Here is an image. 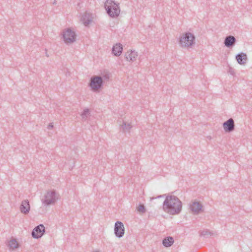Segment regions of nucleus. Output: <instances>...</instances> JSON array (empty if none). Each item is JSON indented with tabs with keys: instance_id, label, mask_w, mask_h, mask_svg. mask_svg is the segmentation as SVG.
<instances>
[{
	"instance_id": "nucleus-1",
	"label": "nucleus",
	"mask_w": 252,
	"mask_h": 252,
	"mask_svg": "<svg viewBox=\"0 0 252 252\" xmlns=\"http://www.w3.org/2000/svg\"><path fill=\"white\" fill-rule=\"evenodd\" d=\"M163 197H165L162 203V209L164 212L171 215H178L180 213L182 209V202L175 195H167L164 194L158 195L156 197H151L150 200Z\"/></svg>"
},
{
	"instance_id": "nucleus-2",
	"label": "nucleus",
	"mask_w": 252,
	"mask_h": 252,
	"mask_svg": "<svg viewBox=\"0 0 252 252\" xmlns=\"http://www.w3.org/2000/svg\"><path fill=\"white\" fill-rule=\"evenodd\" d=\"M195 37L190 32L182 33L179 38V44L182 48H191L195 44Z\"/></svg>"
},
{
	"instance_id": "nucleus-3",
	"label": "nucleus",
	"mask_w": 252,
	"mask_h": 252,
	"mask_svg": "<svg viewBox=\"0 0 252 252\" xmlns=\"http://www.w3.org/2000/svg\"><path fill=\"white\" fill-rule=\"evenodd\" d=\"M104 7L108 15L112 17H117L120 13L119 3L113 0H106L104 3Z\"/></svg>"
},
{
	"instance_id": "nucleus-4",
	"label": "nucleus",
	"mask_w": 252,
	"mask_h": 252,
	"mask_svg": "<svg viewBox=\"0 0 252 252\" xmlns=\"http://www.w3.org/2000/svg\"><path fill=\"white\" fill-rule=\"evenodd\" d=\"M58 199V195L55 190H51L47 191L44 196V199H42V202L46 205H50L54 204Z\"/></svg>"
},
{
	"instance_id": "nucleus-5",
	"label": "nucleus",
	"mask_w": 252,
	"mask_h": 252,
	"mask_svg": "<svg viewBox=\"0 0 252 252\" xmlns=\"http://www.w3.org/2000/svg\"><path fill=\"white\" fill-rule=\"evenodd\" d=\"M63 37L65 43L69 44L76 41V34L70 28H67L63 31Z\"/></svg>"
},
{
	"instance_id": "nucleus-6",
	"label": "nucleus",
	"mask_w": 252,
	"mask_h": 252,
	"mask_svg": "<svg viewBox=\"0 0 252 252\" xmlns=\"http://www.w3.org/2000/svg\"><path fill=\"white\" fill-rule=\"evenodd\" d=\"M103 82L100 76H93L91 78L89 86L94 91L101 89L103 86Z\"/></svg>"
},
{
	"instance_id": "nucleus-7",
	"label": "nucleus",
	"mask_w": 252,
	"mask_h": 252,
	"mask_svg": "<svg viewBox=\"0 0 252 252\" xmlns=\"http://www.w3.org/2000/svg\"><path fill=\"white\" fill-rule=\"evenodd\" d=\"M114 234L115 236L119 238L123 237L125 234V227L123 223L120 221L115 222L114 226Z\"/></svg>"
},
{
	"instance_id": "nucleus-8",
	"label": "nucleus",
	"mask_w": 252,
	"mask_h": 252,
	"mask_svg": "<svg viewBox=\"0 0 252 252\" xmlns=\"http://www.w3.org/2000/svg\"><path fill=\"white\" fill-rule=\"evenodd\" d=\"M45 232V227L42 224L36 226L32 231V235L33 238L38 239L41 238Z\"/></svg>"
},
{
	"instance_id": "nucleus-9",
	"label": "nucleus",
	"mask_w": 252,
	"mask_h": 252,
	"mask_svg": "<svg viewBox=\"0 0 252 252\" xmlns=\"http://www.w3.org/2000/svg\"><path fill=\"white\" fill-rule=\"evenodd\" d=\"M202 208V204L198 201H194L189 204V209L193 215H198L203 211Z\"/></svg>"
},
{
	"instance_id": "nucleus-10",
	"label": "nucleus",
	"mask_w": 252,
	"mask_h": 252,
	"mask_svg": "<svg viewBox=\"0 0 252 252\" xmlns=\"http://www.w3.org/2000/svg\"><path fill=\"white\" fill-rule=\"evenodd\" d=\"M223 127L226 132H231L235 129L234 121L232 118H229L223 123Z\"/></svg>"
},
{
	"instance_id": "nucleus-11",
	"label": "nucleus",
	"mask_w": 252,
	"mask_h": 252,
	"mask_svg": "<svg viewBox=\"0 0 252 252\" xmlns=\"http://www.w3.org/2000/svg\"><path fill=\"white\" fill-rule=\"evenodd\" d=\"M20 210L25 215L28 214L30 210V205L28 199L24 200L20 205Z\"/></svg>"
},
{
	"instance_id": "nucleus-12",
	"label": "nucleus",
	"mask_w": 252,
	"mask_h": 252,
	"mask_svg": "<svg viewBox=\"0 0 252 252\" xmlns=\"http://www.w3.org/2000/svg\"><path fill=\"white\" fill-rule=\"evenodd\" d=\"M236 42V39L234 36H227L224 39V44L227 48H232Z\"/></svg>"
},
{
	"instance_id": "nucleus-13",
	"label": "nucleus",
	"mask_w": 252,
	"mask_h": 252,
	"mask_svg": "<svg viewBox=\"0 0 252 252\" xmlns=\"http://www.w3.org/2000/svg\"><path fill=\"white\" fill-rule=\"evenodd\" d=\"M235 59L238 63L241 65H244L248 60L247 54L245 53H240L236 55Z\"/></svg>"
},
{
	"instance_id": "nucleus-14",
	"label": "nucleus",
	"mask_w": 252,
	"mask_h": 252,
	"mask_svg": "<svg viewBox=\"0 0 252 252\" xmlns=\"http://www.w3.org/2000/svg\"><path fill=\"white\" fill-rule=\"evenodd\" d=\"M138 56L137 52L134 50L127 51L125 54V57L127 61L133 62L136 60Z\"/></svg>"
},
{
	"instance_id": "nucleus-15",
	"label": "nucleus",
	"mask_w": 252,
	"mask_h": 252,
	"mask_svg": "<svg viewBox=\"0 0 252 252\" xmlns=\"http://www.w3.org/2000/svg\"><path fill=\"white\" fill-rule=\"evenodd\" d=\"M123 49V45L121 43H118L113 46L112 51V54L115 56H119L121 55Z\"/></svg>"
},
{
	"instance_id": "nucleus-16",
	"label": "nucleus",
	"mask_w": 252,
	"mask_h": 252,
	"mask_svg": "<svg viewBox=\"0 0 252 252\" xmlns=\"http://www.w3.org/2000/svg\"><path fill=\"white\" fill-rule=\"evenodd\" d=\"M81 20L85 26H87L92 22V17L88 13H85L81 17Z\"/></svg>"
},
{
	"instance_id": "nucleus-17",
	"label": "nucleus",
	"mask_w": 252,
	"mask_h": 252,
	"mask_svg": "<svg viewBox=\"0 0 252 252\" xmlns=\"http://www.w3.org/2000/svg\"><path fill=\"white\" fill-rule=\"evenodd\" d=\"M174 240L172 237L167 236L162 240V245L165 247H169L174 243Z\"/></svg>"
},
{
	"instance_id": "nucleus-18",
	"label": "nucleus",
	"mask_w": 252,
	"mask_h": 252,
	"mask_svg": "<svg viewBox=\"0 0 252 252\" xmlns=\"http://www.w3.org/2000/svg\"><path fill=\"white\" fill-rule=\"evenodd\" d=\"M8 247L10 249L14 250L19 247V244L16 239L12 238L8 242Z\"/></svg>"
},
{
	"instance_id": "nucleus-19",
	"label": "nucleus",
	"mask_w": 252,
	"mask_h": 252,
	"mask_svg": "<svg viewBox=\"0 0 252 252\" xmlns=\"http://www.w3.org/2000/svg\"><path fill=\"white\" fill-rule=\"evenodd\" d=\"M121 127L124 132H128L131 128L132 126L130 123H127L126 121H123V124L121 125Z\"/></svg>"
},
{
	"instance_id": "nucleus-20",
	"label": "nucleus",
	"mask_w": 252,
	"mask_h": 252,
	"mask_svg": "<svg viewBox=\"0 0 252 252\" xmlns=\"http://www.w3.org/2000/svg\"><path fill=\"white\" fill-rule=\"evenodd\" d=\"M136 210L142 214L145 213L146 212V209L143 204H140L136 207Z\"/></svg>"
},
{
	"instance_id": "nucleus-21",
	"label": "nucleus",
	"mask_w": 252,
	"mask_h": 252,
	"mask_svg": "<svg viewBox=\"0 0 252 252\" xmlns=\"http://www.w3.org/2000/svg\"><path fill=\"white\" fill-rule=\"evenodd\" d=\"M90 115V111L88 108L85 109L82 112L81 116L83 120H86L88 117Z\"/></svg>"
},
{
	"instance_id": "nucleus-22",
	"label": "nucleus",
	"mask_w": 252,
	"mask_h": 252,
	"mask_svg": "<svg viewBox=\"0 0 252 252\" xmlns=\"http://www.w3.org/2000/svg\"><path fill=\"white\" fill-rule=\"evenodd\" d=\"M100 77L102 78V81L103 82V84L105 81H108L109 79L110 75L108 73L105 74L102 76H100Z\"/></svg>"
},
{
	"instance_id": "nucleus-23",
	"label": "nucleus",
	"mask_w": 252,
	"mask_h": 252,
	"mask_svg": "<svg viewBox=\"0 0 252 252\" xmlns=\"http://www.w3.org/2000/svg\"><path fill=\"white\" fill-rule=\"evenodd\" d=\"M210 234V232H209L208 230H204V231H202L201 233H200V235L201 236H206V235H208L209 234Z\"/></svg>"
},
{
	"instance_id": "nucleus-24",
	"label": "nucleus",
	"mask_w": 252,
	"mask_h": 252,
	"mask_svg": "<svg viewBox=\"0 0 252 252\" xmlns=\"http://www.w3.org/2000/svg\"><path fill=\"white\" fill-rule=\"evenodd\" d=\"M53 127V125L52 123H50L48 126V129H51Z\"/></svg>"
},
{
	"instance_id": "nucleus-25",
	"label": "nucleus",
	"mask_w": 252,
	"mask_h": 252,
	"mask_svg": "<svg viewBox=\"0 0 252 252\" xmlns=\"http://www.w3.org/2000/svg\"><path fill=\"white\" fill-rule=\"evenodd\" d=\"M56 3H57V1L56 0H55L53 2V4H56Z\"/></svg>"
},
{
	"instance_id": "nucleus-26",
	"label": "nucleus",
	"mask_w": 252,
	"mask_h": 252,
	"mask_svg": "<svg viewBox=\"0 0 252 252\" xmlns=\"http://www.w3.org/2000/svg\"><path fill=\"white\" fill-rule=\"evenodd\" d=\"M46 56H47V57H49V56H48V54H47V53H46Z\"/></svg>"
},
{
	"instance_id": "nucleus-27",
	"label": "nucleus",
	"mask_w": 252,
	"mask_h": 252,
	"mask_svg": "<svg viewBox=\"0 0 252 252\" xmlns=\"http://www.w3.org/2000/svg\"><path fill=\"white\" fill-rule=\"evenodd\" d=\"M208 138H209L210 139H211V137L210 136V137H208Z\"/></svg>"
},
{
	"instance_id": "nucleus-28",
	"label": "nucleus",
	"mask_w": 252,
	"mask_h": 252,
	"mask_svg": "<svg viewBox=\"0 0 252 252\" xmlns=\"http://www.w3.org/2000/svg\"><path fill=\"white\" fill-rule=\"evenodd\" d=\"M208 138H209L210 139H211V137L210 136V137H208Z\"/></svg>"
},
{
	"instance_id": "nucleus-29",
	"label": "nucleus",
	"mask_w": 252,
	"mask_h": 252,
	"mask_svg": "<svg viewBox=\"0 0 252 252\" xmlns=\"http://www.w3.org/2000/svg\"><path fill=\"white\" fill-rule=\"evenodd\" d=\"M208 138H209L210 139H211V137L210 136V137H208Z\"/></svg>"
},
{
	"instance_id": "nucleus-30",
	"label": "nucleus",
	"mask_w": 252,
	"mask_h": 252,
	"mask_svg": "<svg viewBox=\"0 0 252 252\" xmlns=\"http://www.w3.org/2000/svg\"><path fill=\"white\" fill-rule=\"evenodd\" d=\"M95 252H99V251H95Z\"/></svg>"
}]
</instances>
